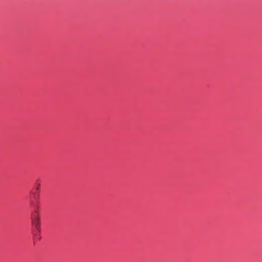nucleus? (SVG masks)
<instances>
[{
	"instance_id": "nucleus-1",
	"label": "nucleus",
	"mask_w": 262,
	"mask_h": 262,
	"mask_svg": "<svg viewBox=\"0 0 262 262\" xmlns=\"http://www.w3.org/2000/svg\"><path fill=\"white\" fill-rule=\"evenodd\" d=\"M32 222L33 226L36 229L39 231L40 230V220L39 219H32Z\"/></svg>"
},
{
	"instance_id": "nucleus-2",
	"label": "nucleus",
	"mask_w": 262,
	"mask_h": 262,
	"mask_svg": "<svg viewBox=\"0 0 262 262\" xmlns=\"http://www.w3.org/2000/svg\"><path fill=\"white\" fill-rule=\"evenodd\" d=\"M38 207H37L31 215V219H39V215L38 211Z\"/></svg>"
},
{
	"instance_id": "nucleus-3",
	"label": "nucleus",
	"mask_w": 262,
	"mask_h": 262,
	"mask_svg": "<svg viewBox=\"0 0 262 262\" xmlns=\"http://www.w3.org/2000/svg\"><path fill=\"white\" fill-rule=\"evenodd\" d=\"M33 198L36 200L38 201L39 199V192H34L32 193Z\"/></svg>"
},
{
	"instance_id": "nucleus-4",
	"label": "nucleus",
	"mask_w": 262,
	"mask_h": 262,
	"mask_svg": "<svg viewBox=\"0 0 262 262\" xmlns=\"http://www.w3.org/2000/svg\"><path fill=\"white\" fill-rule=\"evenodd\" d=\"M40 184H36V191H37V192H39V191H40Z\"/></svg>"
}]
</instances>
